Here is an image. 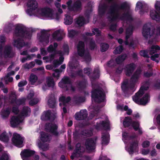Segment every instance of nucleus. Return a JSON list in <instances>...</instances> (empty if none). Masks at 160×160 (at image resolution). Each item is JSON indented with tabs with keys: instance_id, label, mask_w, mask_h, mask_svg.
I'll return each instance as SVG.
<instances>
[{
	"instance_id": "0eeeda50",
	"label": "nucleus",
	"mask_w": 160,
	"mask_h": 160,
	"mask_svg": "<svg viewBox=\"0 0 160 160\" xmlns=\"http://www.w3.org/2000/svg\"><path fill=\"white\" fill-rule=\"evenodd\" d=\"M97 138H88L86 139L85 146L86 149L89 152H94L96 147Z\"/></svg>"
},
{
	"instance_id": "9b49d317",
	"label": "nucleus",
	"mask_w": 160,
	"mask_h": 160,
	"mask_svg": "<svg viewBox=\"0 0 160 160\" xmlns=\"http://www.w3.org/2000/svg\"><path fill=\"white\" fill-rule=\"evenodd\" d=\"M58 84L59 86L61 88L65 89L66 91H68L69 90V88L68 87V85H71L72 82L70 79L68 77L64 76L58 83Z\"/></svg>"
},
{
	"instance_id": "c756f323",
	"label": "nucleus",
	"mask_w": 160,
	"mask_h": 160,
	"mask_svg": "<svg viewBox=\"0 0 160 160\" xmlns=\"http://www.w3.org/2000/svg\"><path fill=\"white\" fill-rule=\"evenodd\" d=\"M150 16L153 20H159L160 17L159 14L157 11L153 9L150 11Z\"/></svg>"
},
{
	"instance_id": "2eb2a0df",
	"label": "nucleus",
	"mask_w": 160,
	"mask_h": 160,
	"mask_svg": "<svg viewBox=\"0 0 160 160\" xmlns=\"http://www.w3.org/2000/svg\"><path fill=\"white\" fill-rule=\"evenodd\" d=\"M53 11L52 9L48 7H45L41 10V14L44 17L49 18L51 19L54 18Z\"/></svg>"
},
{
	"instance_id": "3c124183",
	"label": "nucleus",
	"mask_w": 160,
	"mask_h": 160,
	"mask_svg": "<svg viewBox=\"0 0 160 160\" xmlns=\"http://www.w3.org/2000/svg\"><path fill=\"white\" fill-rule=\"evenodd\" d=\"M47 84L49 87H53L55 85V83L53 78L52 77H49L47 80Z\"/></svg>"
},
{
	"instance_id": "bf43d9fd",
	"label": "nucleus",
	"mask_w": 160,
	"mask_h": 160,
	"mask_svg": "<svg viewBox=\"0 0 160 160\" xmlns=\"http://www.w3.org/2000/svg\"><path fill=\"white\" fill-rule=\"evenodd\" d=\"M133 27L132 26H130L126 30V33L132 35V34Z\"/></svg>"
},
{
	"instance_id": "1a4fd4ad",
	"label": "nucleus",
	"mask_w": 160,
	"mask_h": 160,
	"mask_svg": "<svg viewBox=\"0 0 160 160\" xmlns=\"http://www.w3.org/2000/svg\"><path fill=\"white\" fill-rule=\"evenodd\" d=\"M45 128L47 132L55 136H57L59 135V132L57 131L58 126L55 123H47L45 124Z\"/></svg>"
},
{
	"instance_id": "c9c22d12",
	"label": "nucleus",
	"mask_w": 160,
	"mask_h": 160,
	"mask_svg": "<svg viewBox=\"0 0 160 160\" xmlns=\"http://www.w3.org/2000/svg\"><path fill=\"white\" fill-rule=\"evenodd\" d=\"M48 105L49 107L52 108H54L56 105V101L54 98L50 97L48 101Z\"/></svg>"
},
{
	"instance_id": "72a5a7b5",
	"label": "nucleus",
	"mask_w": 160,
	"mask_h": 160,
	"mask_svg": "<svg viewBox=\"0 0 160 160\" xmlns=\"http://www.w3.org/2000/svg\"><path fill=\"white\" fill-rule=\"evenodd\" d=\"M102 144L107 145L109 143V139L108 138V134L104 133L102 136Z\"/></svg>"
},
{
	"instance_id": "de8ad7c7",
	"label": "nucleus",
	"mask_w": 160,
	"mask_h": 160,
	"mask_svg": "<svg viewBox=\"0 0 160 160\" xmlns=\"http://www.w3.org/2000/svg\"><path fill=\"white\" fill-rule=\"evenodd\" d=\"M148 69L151 71L148 72H144L143 74V76L144 77L146 78H149L152 77L153 74L152 72V69L151 68L149 67Z\"/></svg>"
},
{
	"instance_id": "393cba45",
	"label": "nucleus",
	"mask_w": 160,
	"mask_h": 160,
	"mask_svg": "<svg viewBox=\"0 0 160 160\" xmlns=\"http://www.w3.org/2000/svg\"><path fill=\"white\" fill-rule=\"evenodd\" d=\"M3 53L5 58H12L14 56V53L12 52V48L10 46L6 47L4 49Z\"/></svg>"
},
{
	"instance_id": "58836bf2",
	"label": "nucleus",
	"mask_w": 160,
	"mask_h": 160,
	"mask_svg": "<svg viewBox=\"0 0 160 160\" xmlns=\"http://www.w3.org/2000/svg\"><path fill=\"white\" fill-rule=\"evenodd\" d=\"M85 22V19L83 17H79L76 21V23L77 24L79 27H82L84 24Z\"/></svg>"
},
{
	"instance_id": "4468645a",
	"label": "nucleus",
	"mask_w": 160,
	"mask_h": 160,
	"mask_svg": "<svg viewBox=\"0 0 160 160\" xmlns=\"http://www.w3.org/2000/svg\"><path fill=\"white\" fill-rule=\"evenodd\" d=\"M41 35L38 37V39L41 42H45L47 44L49 42V38L50 36L49 34L48 33L47 31L45 30H42L41 32Z\"/></svg>"
},
{
	"instance_id": "603ef678",
	"label": "nucleus",
	"mask_w": 160,
	"mask_h": 160,
	"mask_svg": "<svg viewBox=\"0 0 160 160\" xmlns=\"http://www.w3.org/2000/svg\"><path fill=\"white\" fill-rule=\"evenodd\" d=\"M132 126L133 127V129L135 131H138V128H139L140 124L138 121H132Z\"/></svg>"
},
{
	"instance_id": "e433bc0d",
	"label": "nucleus",
	"mask_w": 160,
	"mask_h": 160,
	"mask_svg": "<svg viewBox=\"0 0 160 160\" xmlns=\"http://www.w3.org/2000/svg\"><path fill=\"white\" fill-rule=\"evenodd\" d=\"M79 34V32L76 30L71 29L68 31V37L73 38L74 37L77 36Z\"/></svg>"
},
{
	"instance_id": "412c9836",
	"label": "nucleus",
	"mask_w": 160,
	"mask_h": 160,
	"mask_svg": "<svg viewBox=\"0 0 160 160\" xmlns=\"http://www.w3.org/2000/svg\"><path fill=\"white\" fill-rule=\"evenodd\" d=\"M21 122L18 116H13L11 118L10 124L12 127H16Z\"/></svg>"
},
{
	"instance_id": "dca6fc26",
	"label": "nucleus",
	"mask_w": 160,
	"mask_h": 160,
	"mask_svg": "<svg viewBox=\"0 0 160 160\" xmlns=\"http://www.w3.org/2000/svg\"><path fill=\"white\" fill-rule=\"evenodd\" d=\"M75 84L78 90L82 91L86 88L88 83L87 80L83 79L77 81L75 82Z\"/></svg>"
},
{
	"instance_id": "680f3d73",
	"label": "nucleus",
	"mask_w": 160,
	"mask_h": 160,
	"mask_svg": "<svg viewBox=\"0 0 160 160\" xmlns=\"http://www.w3.org/2000/svg\"><path fill=\"white\" fill-rule=\"evenodd\" d=\"M60 30H58L55 31L52 35L53 38L54 39H56L60 34Z\"/></svg>"
},
{
	"instance_id": "39448f33",
	"label": "nucleus",
	"mask_w": 160,
	"mask_h": 160,
	"mask_svg": "<svg viewBox=\"0 0 160 160\" xmlns=\"http://www.w3.org/2000/svg\"><path fill=\"white\" fill-rule=\"evenodd\" d=\"M77 52L78 55L82 57L86 62H89L91 60V57L88 51H85V45L83 42L80 41L77 45Z\"/></svg>"
},
{
	"instance_id": "5fc2aeb1",
	"label": "nucleus",
	"mask_w": 160,
	"mask_h": 160,
	"mask_svg": "<svg viewBox=\"0 0 160 160\" xmlns=\"http://www.w3.org/2000/svg\"><path fill=\"white\" fill-rule=\"evenodd\" d=\"M96 45L95 43V41L92 38L89 43V47L90 50H92L94 49Z\"/></svg>"
},
{
	"instance_id": "a211bd4d",
	"label": "nucleus",
	"mask_w": 160,
	"mask_h": 160,
	"mask_svg": "<svg viewBox=\"0 0 160 160\" xmlns=\"http://www.w3.org/2000/svg\"><path fill=\"white\" fill-rule=\"evenodd\" d=\"M135 68V64L133 63H131L128 64L126 67L125 71L126 75L129 77L131 75Z\"/></svg>"
},
{
	"instance_id": "774afa93",
	"label": "nucleus",
	"mask_w": 160,
	"mask_h": 160,
	"mask_svg": "<svg viewBox=\"0 0 160 160\" xmlns=\"http://www.w3.org/2000/svg\"><path fill=\"white\" fill-rule=\"evenodd\" d=\"M63 51L65 53L68 54L69 53V49L68 45L65 44L63 46Z\"/></svg>"
},
{
	"instance_id": "338daca9",
	"label": "nucleus",
	"mask_w": 160,
	"mask_h": 160,
	"mask_svg": "<svg viewBox=\"0 0 160 160\" xmlns=\"http://www.w3.org/2000/svg\"><path fill=\"white\" fill-rule=\"evenodd\" d=\"M47 50L49 52H52L53 51H55V48H54L52 44L50 45L48 47Z\"/></svg>"
},
{
	"instance_id": "0e129e2a",
	"label": "nucleus",
	"mask_w": 160,
	"mask_h": 160,
	"mask_svg": "<svg viewBox=\"0 0 160 160\" xmlns=\"http://www.w3.org/2000/svg\"><path fill=\"white\" fill-rule=\"evenodd\" d=\"M150 142L148 140L144 141L142 144V147L143 148H147L149 147L150 146Z\"/></svg>"
},
{
	"instance_id": "6e6552de",
	"label": "nucleus",
	"mask_w": 160,
	"mask_h": 160,
	"mask_svg": "<svg viewBox=\"0 0 160 160\" xmlns=\"http://www.w3.org/2000/svg\"><path fill=\"white\" fill-rule=\"evenodd\" d=\"M23 138L20 135L17 133H14L12 139V143L15 146L21 148L23 147Z\"/></svg>"
},
{
	"instance_id": "864d4df0",
	"label": "nucleus",
	"mask_w": 160,
	"mask_h": 160,
	"mask_svg": "<svg viewBox=\"0 0 160 160\" xmlns=\"http://www.w3.org/2000/svg\"><path fill=\"white\" fill-rule=\"evenodd\" d=\"M148 51L147 50H142L140 51V54L141 56L145 58H149L150 57L148 55Z\"/></svg>"
},
{
	"instance_id": "6ab92c4d",
	"label": "nucleus",
	"mask_w": 160,
	"mask_h": 160,
	"mask_svg": "<svg viewBox=\"0 0 160 160\" xmlns=\"http://www.w3.org/2000/svg\"><path fill=\"white\" fill-rule=\"evenodd\" d=\"M138 142L137 141H134L130 143V146L128 148V152L130 154H132L138 147Z\"/></svg>"
},
{
	"instance_id": "c85d7f7f",
	"label": "nucleus",
	"mask_w": 160,
	"mask_h": 160,
	"mask_svg": "<svg viewBox=\"0 0 160 160\" xmlns=\"http://www.w3.org/2000/svg\"><path fill=\"white\" fill-rule=\"evenodd\" d=\"M132 119L130 117H125L123 120V124L124 127H128L131 125L132 122Z\"/></svg>"
},
{
	"instance_id": "79ce46f5",
	"label": "nucleus",
	"mask_w": 160,
	"mask_h": 160,
	"mask_svg": "<svg viewBox=\"0 0 160 160\" xmlns=\"http://www.w3.org/2000/svg\"><path fill=\"white\" fill-rule=\"evenodd\" d=\"M64 20V23L66 25H70L72 22L73 18L70 15H65Z\"/></svg>"
},
{
	"instance_id": "8fccbe9b",
	"label": "nucleus",
	"mask_w": 160,
	"mask_h": 160,
	"mask_svg": "<svg viewBox=\"0 0 160 160\" xmlns=\"http://www.w3.org/2000/svg\"><path fill=\"white\" fill-rule=\"evenodd\" d=\"M38 79V78L36 75L32 74L30 76L29 81L32 84H33L37 82Z\"/></svg>"
},
{
	"instance_id": "ddd939ff",
	"label": "nucleus",
	"mask_w": 160,
	"mask_h": 160,
	"mask_svg": "<svg viewBox=\"0 0 160 160\" xmlns=\"http://www.w3.org/2000/svg\"><path fill=\"white\" fill-rule=\"evenodd\" d=\"M35 153L34 151L29 149H24L20 153L22 158L23 160H27L28 158L34 155Z\"/></svg>"
},
{
	"instance_id": "13d9d810",
	"label": "nucleus",
	"mask_w": 160,
	"mask_h": 160,
	"mask_svg": "<svg viewBox=\"0 0 160 160\" xmlns=\"http://www.w3.org/2000/svg\"><path fill=\"white\" fill-rule=\"evenodd\" d=\"M80 134L78 131L75 130V132H73V136L74 139L75 140H77L80 137Z\"/></svg>"
},
{
	"instance_id": "bb28decb",
	"label": "nucleus",
	"mask_w": 160,
	"mask_h": 160,
	"mask_svg": "<svg viewBox=\"0 0 160 160\" xmlns=\"http://www.w3.org/2000/svg\"><path fill=\"white\" fill-rule=\"evenodd\" d=\"M100 71L98 68L97 67L94 68L92 72V74L90 76L91 78L93 80L99 78L100 77Z\"/></svg>"
},
{
	"instance_id": "f8f14e48",
	"label": "nucleus",
	"mask_w": 160,
	"mask_h": 160,
	"mask_svg": "<svg viewBox=\"0 0 160 160\" xmlns=\"http://www.w3.org/2000/svg\"><path fill=\"white\" fill-rule=\"evenodd\" d=\"M27 6L30 8L27 9V12L30 15H31L32 12L37 8L38 3L35 0H29L27 2Z\"/></svg>"
},
{
	"instance_id": "cd10ccee",
	"label": "nucleus",
	"mask_w": 160,
	"mask_h": 160,
	"mask_svg": "<svg viewBox=\"0 0 160 160\" xmlns=\"http://www.w3.org/2000/svg\"><path fill=\"white\" fill-rule=\"evenodd\" d=\"M107 8V5L105 4L99 5L98 10L99 15L101 16H103L105 13Z\"/></svg>"
},
{
	"instance_id": "7c9ffc66",
	"label": "nucleus",
	"mask_w": 160,
	"mask_h": 160,
	"mask_svg": "<svg viewBox=\"0 0 160 160\" xmlns=\"http://www.w3.org/2000/svg\"><path fill=\"white\" fill-rule=\"evenodd\" d=\"M127 57L126 54H122L118 56L115 59L116 62L117 64H120L124 61Z\"/></svg>"
},
{
	"instance_id": "f3484780",
	"label": "nucleus",
	"mask_w": 160,
	"mask_h": 160,
	"mask_svg": "<svg viewBox=\"0 0 160 160\" xmlns=\"http://www.w3.org/2000/svg\"><path fill=\"white\" fill-rule=\"evenodd\" d=\"M88 115L87 111L86 109H85L81 110L79 112H76L75 114V117L77 120H83L87 118Z\"/></svg>"
},
{
	"instance_id": "f03ea898",
	"label": "nucleus",
	"mask_w": 160,
	"mask_h": 160,
	"mask_svg": "<svg viewBox=\"0 0 160 160\" xmlns=\"http://www.w3.org/2000/svg\"><path fill=\"white\" fill-rule=\"evenodd\" d=\"M142 71L140 69H137L131 76L129 81L128 79H126L121 83V88L125 97H129L132 94L131 90L132 92L134 91L135 85L138 81Z\"/></svg>"
},
{
	"instance_id": "c03bdc74",
	"label": "nucleus",
	"mask_w": 160,
	"mask_h": 160,
	"mask_svg": "<svg viewBox=\"0 0 160 160\" xmlns=\"http://www.w3.org/2000/svg\"><path fill=\"white\" fill-rule=\"evenodd\" d=\"M109 47L108 44L106 43H103L100 44V51L102 52L107 51Z\"/></svg>"
},
{
	"instance_id": "aec40b11",
	"label": "nucleus",
	"mask_w": 160,
	"mask_h": 160,
	"mask_svg": "<svg viewBox=\"0 0 160 160\" xmlns=\"http://www.w3.org/2000/svg\"><path fill=\"white\" fill-rule=\"evenodd\" d=\"M82 4L81 2L77 0L72 5L71 11L77 12L80 11L82 9Z\"/></svg>"
},
{
	"instance_id": "09e8293b",
	"label": "nucleus",
	"mask_w": 160,
	"mask_h": 160,
	"mask_svg": "<svg viewBox=\"0 0 160 160\" xmlns=\"http://www.w3.org/2000/svg\"><path fill=\"white\" fill-rule=\"evenodd\" d=\"M9 99L11 103H15L17 99L15 93L12 92L9 96Z\"/></svg>"
},
{
	"instance_id": "4d7b16f0",
	"label": "nucleus",
	"mask_w": 160,
	"mask_h": 160,
	"mask_svg": "<svg viewBox=\"0 0 160 160\" xmlns=\"http://www.w3.org/2000/svg\"><path fill=\"white\" fill-rule=\"evenodd\" d=\"M38 145L39 148H41L43 151H46L48 149V145L47 144L42 143L41 142Z\"/></svg>"
},
{
	"instance_id": "a19ab883",
	"label": "nucleus",
	"mask_w": 160,
	"mask_h": 160,
	"mask_svg": "<svg viewBox=\"0 0 160 160\" xmlns=\"http://www.w3.org/2000/svg\"><path fill=\"white\" fill-rule=\"evenodd\" d=\"M9 140V138L7 133L6 132H4L0 135V140L4 142H7Z\"/></svg>"
},
{
	"instance_id": "69168bd1",
	"label": "nucleus",
	"mask_w": 160,
	"mask_h": 160,
	"mask_svg": "<svg viewBox=\"0 0 160 160\" xmlns=\"http://www.w3.org/2000/svg\"><path fill=\"white\" fill-rule=\"evenodd\" d=\"M83 70L85 73L87 74L88 75H89L91 73L92 69L89 68H84Z\"/></svg>"
},
{
	"instance_id": "ea45409f",
	"label": "nucleus",
	"mask_w": 160,
	"mask_h": 160,
	"mask_svg": "<svg viewBox=\"0 0 160 160\" xmlns=\"http://www.w3.org/2000/svg\"><path fill=\"white\" fill-rule=\"evenodd\" d=\"M71 100V98L70 96H68L66 98L65 96H62L60 97L59 99L60 102H62L63 104L68 103Z\"/></svg>"
},
{
	"instance_id": "7ed1b4c3",
	"label": "nucleus",
	"mask_w": 160,
	"mask_h": 160,
	"mask_svg": "<svg viewBox=\"0 0 160 160\" xmlns=\"http://www.w3.org/2000/svg\"><path fill=\"white\" fill-rule=\"evenodd\" d=\"M35 30L32 29L30 30H25L21 26L17 25L15 28L14 33L15 36L20 37L22 38H18L14 40L13 46L19 49H21L26 44L22 38L30 39L32 36V33Z\"/></svg>"
},
{
	"instance_id": "a878e982",
	"label": "nucleus",
	"mask_w": 160,
	"mask_h": 160,
	"mask_svg": "<svg viewBox=\"0 0 160 160\" xmlns=\"http://www.w3.org/2000/svg\"><path fill=\"white\" fill-rule=\"evenodd\" d=\"M50 136L49 134L42 132L40 133V140L42 142H46L50 141Z\"/></svg>"
},
{
	"instance_id": "20e7f679",
	"label": "nucleus",
	"mask_w": 160,
	"mask_h": 160,
	"mask_svg": "<svg viewBox=\"0 0 160 160\" xmlns=\"http://www.w3.org/2000/svg\"><path fill=\"white\" fill-rule=\"evenodd\" d=\"M148 89V87L141 86L139 90L132 97L133 100L137 104L142 105H146L148 102L150 98L149 94L146 93L142 98H140L144 94V91L147 90Z\"/></svg>"
},
{
	"instance_id": "423d86ee",
	"label": "nucleus",
	"mask_w": 160,
	"mask_h": 160,
	"mask_svg": "<svg viewBox=\"0 0 160 160\" xmlns=\"http://www.w3.org/2000/svg\"><path fill=\"white\" fill-rule=\"evenodd\" d=\"M91 97L95 102L99 103L104 101L105 95L101 89L96 88L92 91Z\"/></svg>"
},
{
	"instance_id": "052dcab7",
	"label": "nucleus",
	"mask_w": 160,
	"mask_h": 160,
	"mask_svg": "<svg viewBox=\"0 0 160 160\" xmlns=\"http://www.w3.org/2000/svg\"><path fill=\"white\" fill-rule=\"evenodd\" d=\"M38 102V98H34L29 101V104L31 106H33L36 104Z\"/></svg>"
},
{
	"instance_id": "2f4dec72",
	"label": "nucleus",
	"mask_w": 160,
	"mask_h": 160,
	"mask_svg": "<svg viewBox=\"0 0 160 160\" xmlns=\"http://www.w3.org/2000/svg\"><path fill=\"white\" fill-rule=\"evenodd\" d=\"M84 98L81 96H75L74 97L73 99V102L76 104H79L82 102H84Z\"/></svg>"
},
{
	"instance_id": "6e6d98bb",
	"label": "nucleus",
	"mask_w": 160,
	"mask_h": 160,
	"mask_svg": "<svg viewBox=\"0 0 160 160\" xmlns=\"http://www.w3.org/2000/svg\"><path fill=\"white\" fill-rule=\"evenodd\" d=\"M145 6L144 4L143 5L141 2L138 1L136 3L135 10L137 11L138 10L143 9Z\"/></svg>"
},
{
	"instance_id": "e2e57ef3",
	"label": "nucleus",
	"mask_w": 160,
	"mask_h": 160,
	"mask_svg": "<svg viewBox=\"0 0 160 160\" xmlns=\"http://www.w3.org/2000/svg\"><path fill=\"white\" fill-rule=\"evenodd\" d=\"M155 7L156 9L160 12V1H157L155 5Z\"/></svg>"
},
{
	"instance_id": "49530a36",
	"label": "nucleus",
	"mask_w": 160,
	"mask_h": 160,
	"mask_svg": "<svg viewBox=\"0 0 160 160\" xmlns=\"http://www.w3.org/2000/svg\"><path fill=\"white\" fill-rule=\"evenodd\" d=\"M26 101V99L25 98H19L16 99L15 103L18 106L20 105H24L25 104Z\"/></svg>"
},
{
	"instance_id": "a18cd8bd",
	"label": "nucleus",
	"mask_w": 160,
	"mask_h": 160,
	"mask_svg": "<svg viewBox=\"0 0 160 160\" xmlns=\"http://www.w3.org/2000/svg\"><path fill=\"white\" fill-rule=\"evenodd\" d=\"M123 49L124 48L123 46L122 45H119L113 51V53L116 55L120 54L122 52Z\"/></svg>"
},
{
	"instance_id": "9d476101",
	"label": "nucleus",
	"mask_w": 160,
	"mask_h": 160,
	"mask_svg": "<svg viewBox=\"0 0 160 160\" xmlns=\"http://www.w3.org/2000/svg\"><path fill=\"white\" fill-rule=\"evenodd\" d=\"M155 29L154 28L151 31V28L146 24H145L143 27L142 34L143 36L146 39L148 38H151L155 34Z\"/></svg>"
},
{
	"instance_id": "4be33fe9",
	"label": "nucleus",
	"mask_w": 160,
	"mask_h": 160,
	"mask_svg": "<svg viewBox=\"0 0 160 160\" xmlns=\"http://www.w3.org/2000/svg\"><path fill=\"white\" fill-rule=\"evenodd\" d=\"M84 147L81 146L80 143H78L76 144L75 149L74 152L78 155V156L80 157L84 152Z\"/></svg>"
},
{
	"instance_id": "f257e3e1",
	"label": "nucleus",
	"mask_w": 160,
	"mask_h": 160,
	"mask_svg": "<svg viewBox=\"0 0 160 160\" xmlns=\"http://www.w3.org/2000/svg\"><path fill=\"white\" fill-rule=\"evenodd\" d=\"M130 8L129 5L126 2L122 3L120 5L114 2L110 6L108 12L109 16L108 17V19L111 22L116 21L119 18V11L121 10L127 12L122 14L120 18V19L122 20L126 19L128 21H132L133 18L129 12Z\"/></svg>"
},
{
	"instance_id": "f704fd0d",
	"label": "nucleus",
	"mask_w": 160,
	"mask_h": 160,
	"mask_svg": "<svg viewBox=\"0 0 160 160\" xmlns=\"http://www.w3.org/2000/svg\"><path fill=\"white\" fill-rule=\"evenodd\" d=\"M150 49L149 54L152 55L157 52L158 50H160V47L158 45H152Z\"/></svg>"
},
{
	"instance_id": "b1692460",
	"label": "nucleus",
	"mask_w": 160,
	"mask_h": 160,
	"mask_svg": "<svg viewBox=\"0 0 160 160\" xmlns=\"http://www.w3.org/2000/svg\"><path fill=\"white\" fill-rule=\"evenodd\" d=\"M103 127L106 129L108 130L109 128V126L108 123L105 121H102L99 123L97 122L95 125V128L96 129H99L101 127Z\"/></svg>"
},
{
	"instance_id": "4c0bfd02",
	"label": "nucleus",
	"mask_w": 160,
	"mask_h": 160,
	"mask_svg": "<svg viewBox=\"0 0 160 160\" xmlns=\"http://www.w3.org/2000/svg\"><path fill=\"white\" fill-rule=\"evenodd\" d=\"M10 113V111L8 108H7L5 110H2L1 112V115L3 118H7Z\"/></svg>"
},
{
	"instance_id": "37998d69",
	"label": "nucleus",
	"mask_w": 160,
	"mask_h": 160,
	"mask_svg": "<svg viewBox=\"0 0 160 160\" xmlns=\"http://www.w3.org/2000/svg\"><path fill=\"white\" fill-rule=\"evenodd\" d=\"M81 134L85 136L90 137L92 135L93 133L92 130L85 129L81 131Z\"/></svg>"
},
{
	"instance_id": "5701e85b",
	"label": "nucleus",
	"mask_w": 160,
	"mask_h": 160,
	"mask_svg": "<svg viewBox=\"0 0 160 160\" xmlns=\"http://www.w3.org/2000/svg\"><path fill=\"white\" fill-rule=\"evenodd\" d=\"M51 112L50 110L44 111L42 113L41 118L42 120L49 121L51 119Z\"/></svg>"
},
{
	"instance_id": "473e14b6",
	"label": "nucleus",
	"mask_w": 160,
	"mask_h": 160,
	"mask_svg": "<svg viewBox=\"0 0 160 160\" xmlns=\"http://www.w3.org/2000/svg\"><path fill=\"white\" fill-rule=\"evenodd\" d=\"M31 112L30 108L27 106H24L23 107L21 112V114L22 116L27 117L28 113Z\"/></svg>"
}]
</instances>
